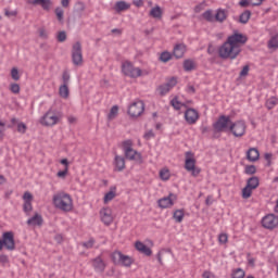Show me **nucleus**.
<instances>
[{"mask_svg":"<svg viewBox=\"0 0 278 278\" xmlns=\"http://www.w3.org/2000/svg\"><path fill=\"white\" fill-rule=\"evenodd\" d=\"M248 41L249 37H247V35L233 30V34L229 35L226 41L219 47V58H222V60H236V58L242 53V47H244Z\"/></svg>","mask_w":278,"mask_h":278,"instance_id":"f257e3e1","label":"nucleus"},{"mask_svg":"<svg viewBox=\"0 0 278 278\" xmlns=\"http://www.w3.org/2000/svg\"><path fill=\"white\" fill-rule=\"evenodd\" d=\"M52 201L54 206L58 207V210H62V212H71L73 210V198H71L68 193H56L53 195Z\"/></svg>","mask_w":278,"mask_h":278,"instance_id":"f03ea898","label":"nucleus"},{"mask_svg":"<svg viewBox=\"0 0 278 278\" xmlns=\"http://www.w3.org/2000/svg\"><path fill=\"white\" fill-rule=\"evenodd\" d=\"M185 155V169L188 173H191L192 177L201 175V168L197 167V159H194V153L188 151Z\"/></svg>","mask_w":278,"mask_h":278,"instance_id":"7ed1b4c3","label":"nucleus"},{"mask_svg":"<svg viewBox=\"0 0 278 278\" xmlns=\"http://www.w3.org/2000/svg\"><path fill=\"white\" fill-rule=\"evenodd\" d=\"M122 73L131 79H138V77H142V70H140V67H135L134 63L130 61H125L122 63Z\"/></svg>","mask_w":278,"mask_h":278,"instance_id":"20e7f679","label":"nucleus"},{"mask_svg":"<svg viewBox=\"0 0 278 278\" xmlns=\"http://www.w3.org/2000/svg\"><path fill=\"white\" fill-rule=\"evenodd\" d=\"M229 127H231V117L227 115L219 116L218 119L213 124L215 134L229 131Z\"/></svg>","mask_w":278,"mask_h":278,"instance_id":"39448f33","label":"nucleus"},{"mask_svg":"<svg viewBox=\"0 0 278 278\" xmlns=\"http://www.w3.org/2000/svg\"><path fill=\"white\" fill-rule=\"evenodd\" d=\"M72 62L74 66L84 64V54L81 53V42L77 41L72 47Z\"/></svg>","mask_w":278,"mask_h":278,"instance_id":"423d86ee","label":"nucleus"},{"mask_svg":"<svg viewBox=\"0 0 278 278\" xmlns=\"http://www.w3.org/2000/svg\"><path fill=\"white\" fill-rule=\"evenodd\" d=\"M229 131L235 136V138H242L247 134V124L244 121L231 122L229 126Z\"/></svg>","mask_w":278,"mask_h":278,"instance_id":"0eeeda50","label":"nucleus"},{"mask_svg":"<svg viewBox=\"0 0 278 278\" xmlns=\"http://www.w3.org/2000/svg\"><path fill=\"white\" fill-rule=\"evenodd\" d=\"M41 125L45 127H53V125H58L60 123V116L55 114V112L49 110L40 121Z\"/></svg>","mask_w":278,"mask_h":278,"instance_id":"6e6552de","label":"nucleus"},{"mask_svg":"<svg viewBox=\"0 0 278 278\" xmlns=\"http://www.w3.org/2000/svg\"><path fill=\"white\" fill-rule=\"evenodd\" d=\"M112 261L114 262V264H117L119 266H126L127 268H129V266L134 264L131 257L123 254V252H113Z\"/></svg>","mask_w":278,"mask_h":278,"instance_id":"1a4fd4ad","label":"nucleus"},{"mask_svg":"<svg viewBox=\"0 0 278 278\" xmlns=\"http://www.w3.org/2000/svg\"><path fill=\"white\" fill-rule=\"evenodd\" d=\"M144 112V102L136 101L132 102L128 108V114L131 118H138Z\"/></svg>","mask_w":278,"mask_h":278,"instance_id":"9d476101","label":"nucleus"},{"mask_svg":"<svg viewBox=\"0 0 278 278\" xmlns=\"http://www.w3.org/2000/svg\"><path fill=\"white\" fill-rule=\"evenodd\" d=\"M2 244L8 251H14L16 249V242L14 241V232L7 231L2 235Z\"/></svg>","mask_w":278,"mask_h":278,"instance_id":"9b49d317","label":"nucleus"},{"mask_svg":"<svg viewBox=\"0 0 278 278\" xmlns=\"http://www.w3.org/2000/svg\"><path fill=\"white\" fill-rule=\"evenodd\" d=\"M124 144V151H125V157L127 160H136V157H141L140 153L138 151L134 150L131 148V140H126L123 142Z\"/></svg>","mask_w":278,"mask_h":278,"instance_id":"f8f14e48","label":"nucleus"},{"mask_svg":"<svg viewBox=\"0 0 278 278\" xmlns=\"http://www.w3.org/2000/svg\"><path fill=\"white\" fill-rule=\"evenodd\" d=\"M262 226L265 229H275L278 226V217L275 214H269L263 217Z\"/></svg>","mask_w":278,"mask_h":278,"instance_id":"ddd939ff","label":"nucleus"},{"mask_svg":"<svg viewBox=\"0 0 278 278\" xmlns=\"http://www.w3.org/2000/svg\"><path fill=\"white\" fill-rule=\"evenodd\" d=\"M175 86H177V78L172 77L166 84L157 87V92L161 97H164L165 94H168L170 89L175 88Z\"/></svg>","mask_w":278,"mask_h":278,"instance_id":"4468645a","label":"nucleus"},{"mask_svg":"<svg viewBox=\"0 0 278 278\" xmlns=\"http://www.w3.org/2000/svg\"><path fill=\"white\" fill-rule=\"evenodd\" d=\"M100 218L102 223L106 226L112 225L114 222V217L112 216V208L110 207H104L100 211Z\"/></svg>","mask_w":278,"mask_h":278,"instance_id":"2eb2a0df","label":"nucleus"},{"mask_svg":"<svg viewBox=\"0 0 278 278\" xmlns=\"http://www.w3.org/2000/svg\"><path fill=\"white\" fill-rule=\"evenodd\" d=\"M23 212H25V214H29V212H31V210H34V206L31 205V201H34V195L26 191L23 194Z\"/></svg>","mask_w":278,"mask_h":278,"instance_id":"dca6fc26","label":"nucleus"},{"mask_svg":"<svg viewBox=\"0 0 278 278\" xmlns=\"http://www.w3.org/2000/svg\"><path fill=\"white\" fill-rule=\"evenodd\" d=\"M90 262L96 273H105V268L108 265L105 264V261H103L101 255L92 258Z\"/></svg>","mask_w":278,"mask_h":278,"instance_id":"f3484780","label":"nucleus"},{"mask_svg":"<svg viewBox=\"0 0 278 278\" xmlns=\"http://www.w3.org/2000/svg\"><path fill=\"white\" fill-rule=\"evenodd\" d=\"M185 119L188 125H194L199 121V112L194 109H187L185 112Z\"/></svg>","mask_w":278,"mask_h":278,"instance_id":"a211bd4d","label":"nucleus"},{"mask_svg":"<svg viewBox=\"0 0 278 278\" xmlns=\"http://www.w3.org/2000/svg\"><path fill=\"white\" fill-rule=\"evenodd\" d=\"M29 5H40L42 10L46 12H49L51 10V7L53 5V2L51 0H26Z\"/></svg>","mask_w":278,"mask_h":278,"instance_id":"6ab92c4d","label":"nucleus"},{"mask_svg":"<svg viewBox=\"0 0 278 278\" xmlns=\"http://www.w3.org/2000/svg\"><path fill=\"white\" fill-rule=\"evenodd\" d=\"M173 199H176L175 194L173 193H169L168 197L160 199L157 201L159 207H161L162 210H166V207H173V205H175V202H173Z\"/></svg>","mask_w":278,"mask_h":278,"instance_id":"aec40b11","label":"nucleus"},{"mask_svg":"<svg viewBox=\"0 0 278 278\" xmlns=\"http://www.w3.org/2000/svg\"><path fill=\"white\" fill-rule=\"evenodd\" d=\"M26 223L31 227H42L45 220L42 219V215L36 213L33 217L28 218Z\"/></svg>","mask_w":278,"mask_h":278,"instance_id":"412c9836","label":"nucleus"},{"mask_svg":"<svg viewBox=\"0 0 278 278\" xmlns=\"http://www.w3.org/2000/svg\"><path fill=\"white\" fill-rule=\"evenodd\" d=\"M186 53V45L184 43H177L174 47L173 55L176 58V60H180V58H184Z\"/></svg>","mask_w":278,"mask_h":278,"instance_id":"4be33fe9","label":"nucleus"},{"mask_svg":"<svg viewBox=\"0 0 278 278\" xmlns=\"http://www.w3.org/2000/svg\"><path fill=\"white\" fill-rule=\"evenodd\" d=\"M135 248L137 249V251H139V253H142L143 255H147L148 257H150V255H152V251L150 250L149 247H147L144 243H142L141 241H137L135 243Z\"/></svg>","mask_w":278,"mask_h":278,"instance_id":"5701e85b","label":"nucleus"},{"mask_svg":"<svg viewBox=\"0 0 278 278\" xmlns=\"http://www.w3.org/2000/svg\"><path fill=\"white\" fill-rule=\"evenodd\" d=\"M114 166H115V170H117L118 173L125 170V157L121 155H115Z\"/></svg>","mask_w":278,"mask_h":278,"instance_id":"b1692460","label":"nucleus"},{"mask_svg":"<svg viewBox=\"0 0 278 278\" xmlns=\"http://www.w3.org/2000/svg\"><path fill=\"white\" fill-rule=\"evenodd\" d=\"M249 162H257L260 160V151L256 148H250L247 152Z\"/></svg>","mask_w":278,"mask_h":278,"instance_id":"393cba45","label":"nucleus"},{"mask_svg":"<svg viewBox=\"0 0 278 278\" xmlns=\"http://www.w3.org/2000/svg\"><path fill=\"white\" fill-rule=\"evenodd\" d=\"M225 21H227V11L218 9L215 14V22L225 23Z\"/></svg>","mask_w":278,"mask_h":278,"instance_id":"a878e982","label":"nucleus"},{"mask_svg":"<svg viewBox=\"0 0 278 278\" xmlns=\"http://www.w3.org/2000/svg\"><path fill=\"white\" fill-rule=\"evenodd\" d=\"M116 198V187H111L110 191L105 193L104 195V203H110V201H113Z\"/></svg>","mask_w":278,"mask_h":278,"instance_id":"bb28decb","label":"nucleus"},{"mask_svg":"<svg viewBox=\"0 0 278 278\" xmlns=\"http://www.w3.org/2000/svg\"><path fill=\"white\" fill-rule=\"evenodd\" d=\"M130 5L125 1H117L115 3L114 10L115 12H125L126 10H129Z\"/></svg>","mask_w":278,"mask_h":278,"instance_id":"cd10ccee","label":"nucleus"},{"mask_svg":"<svg viewBox=\"0 0 278 278\" xmlns=\"http://www.w3.org/2000/svg\"><path fill=\"white\" fill-rule=\"evenodd\" d=\"M247 187L256 190V188L260 187V178H257V176L249 178L247 181Z\"/></svg>","mask_w":278,"mask_h":278,"instance_id":"c85d7f7f","label":"nucleus"},{"mask_svg":"<svg viewBox=\"0 0 278 278\" xmlns=\"http://www.w3.org/2000/svg\"><path fill=\"white\" fill-rule=\"evenodd\" d=\"M250 18H251V11L245 10L243 13L240 14L239 23H241L242 25H247V23H249Z\"/></svg>","mask_w":278,"mask_h":278,"instance_id":"c756f323","label":"nucleus"},{"mask_svg":"<svg viewBox=\"0 0 278 278\" xmlns=\"http://www.w3.org/2000/svg\"><path fill=\"white\" fill-rule=\"evenodd\" d=\"M202 17L204 21H207V23H216L214 11L212 10H206L203 14Z\"/></svg>","mask_w":278,"mask_h":278,"instance_id":"7c9ffc66","label":"nucleus"},{"mask_svg":"<svg viewBox=\"0 0 278 278\" xmlns=\"http://www.w3.org/2000/svg\"><path fill=\"white\" fill-rule=\"evenodd\" d=\"M268 49H271L273 51H277L278 49V36H273L268 42H267Z\"/></svg>","mask_w":278,"mask_h":278,"instance_id":"2f4dec72","label":"nucleus"},{"mask_svg":"<svg viewBox=\"0 0 278 278\" xmlns=\"http://www.w3.org/2000/svg\"><path fill=\"white\" fill-rule=\"evenodd\" d=\"M59 94L62 97V99H68V94H71V91L68 90V85H61L59 88Z\"/></svg>","mask_w":278,"mask_h":278,"instance_id":"473e14b6","label":"nucleus"},{"mask_svg":"<svg viewBox=\"0 0 278 278\" xmlns=\"http://www.w3.org/2000/svg\"><path fill=\"white\" fill-rule=\"evenodd\" d=\"M150 16H152V18H162V9L160 7L152 8Z\"/></svg>","mask_w":278,"mask_h":278,"instance_id":"72a5a7b5","label":"nucleus"},{"mask_svg":"<svg viewBox=\"0 0 278 278\" xmlns=\"http://www.w3.org/2000/svg\"><path fill=\"white\" fill-rule=\"evenodd\" d=\"M118 116V105H113L108 115L109 121H114Z\"/></svg>","mask_w":278,"mask_h":278,"instance_id":"f704fd0d","label":"nucleus"},{"mask_svg":"<svg viewBox=\"0 0 278 278\" xmlns=\"http://www.w3.org/2000/svg\"><path fill=\"white\" fill-rule=\"evenodd\" d=\"M170 60H173V54H170V52L164 51L161 53L160 55L161 62H164V64H166V62H170Z\"/></svg>","mask_w":278,"mask_h":278,"instance_id":"c9c22d12","label":"nucleus"},{"mask_svg":"<svg viewBox=\"0 0 278 278\" xmlns=\"http://www.w3.org/2000/svg\"><path fill=\"white\" fill-rule=\"evenodd\" d=\"M184 210H177L174 212V219L176 220V223H181L184 220Z\"/></svg>","mask_w":278,"mask_h":278,"instance_id":"e433bc0d","label":"nucleus"},{"mask_svg":"<svg viewBox=\"0 0 278 278\" xmlns=\"http://www.w3.org/2000/svg\"><path fill=\"white\" fill-rule=\"evenodd\" d=\"M245 275L242 268H237L232 270L231 278H244Z\"/></svg>","mask_w":278,"mask_h":278,"instance_id":"4c0bfd02","label":"nucleus"},{"mask_svg":"<svg viewBox=\"0 0 278 278\" xmlns=\"http://www.w3.org/2000/svg\"><path fill=\"white\" fill-rule=\"evenodd\" d=\"M184 70L187 72L194 71V61L185 60L184 61Z\"/></svg>","mask_w":278,"mask_h":278,"instance_id":"58836bf2","label":"nucleus"},{"mask_svg":"<svg viewBox=\"0 0 278 278\" xmlns=\"http://www.w3.org/2000/svg\"><path fill=\"white\" fill-rule=\"evenodd\" d=\"M253 190L252 188L245 186L242 189V199H251V195L253 194Z\"/></svg>","mask_w":278,"mask_h":278,"instance_id":"ea45409f","label":"nucleus"},{"mask_svg":"<svg viewBox=\"0 0 278 278\" xmlns=\"http://www.w3.org/2000/svg\"><path fill=\"white\" fill-rule=\"evenodd\" d=\"M275 105H278V99L275 98V97H271L269 98L267 101H266V108L268 110H273V108H275Z\"/></svg>","mask_w":278,"mask_h":278,"instance_id":"a19ab883","label":"nucleus"},{"mask_svg":"<svg viewBox=\"0 0 278 278\" xmlns=\"http://www.w3.org/2000/svg\"><path fill=\"white\" fill-rule=\"evenodd\" d=\"M54 12H55L59 23H64V10H62V8L58 7L54 10Z\"/></svg>","mask_w":278,"mask_h":278,"instance_id":"79ce46f5","label":"nucleus"},{"mask_svg":"<svg viewBox=\"0 0 278 278\" xmlns=\"http://www.w3.org/2000/svg\"><path fill=\"white\" fill-rule=\"evenodd\" d=\"M160 178L163 181H168V179H170V172H168V169H161L160 170Z\"/></svg>","mask_w":278,"mask_h":278,"instance_id":"37998d69","label":"nucleus"},{"mask_svg":"<svg viewBox=\"0 0 278 278\" xmlns=\"http://www.w3.org/2000/svg\"><path fill=\"white\" fill-rule=\"evenodd\" d=\"M10 90L13 92V94H18L21 92V86L16 83H12L10 85Z\"/></svg>","mask_w":278,"mask_h":278,"instance_id":"c03bdc74","label":"nucleus"},{"mask_svg":"<svg viewBox=\"0 0 278 278\" xmlns=\"http://www.w3.org/2000/svg\"><path fill=\"white\" fill-rule=\"evenodd\" d=\"M18 134H27V125L23 122L17 123Z\"/></svg>","mask_w":278,"mask_h":278,"instance_id":"a18cd8bd","label":"nucleus"},{"mask_svg":"<svg viewBox=\"0 0 278 278\" xmlns=\"http://www.w3.org/2000/svg\"><path fill=\"white\" fill-rule=\"evenodd\" d=\"M11 77L14 81H18V79H21V75L18 74V68L13 67L11 70Z\"/></svg>","mask_w":278,"mask_h":278,"instance_id":"49530a36","label":"nucleus"},{"mask_svg":"<svg viewBox=\"0 0 278 278\" xmlns=\"http://www.w3.org/2000/svg\"><path fill=\"white\" fill-rule=\"evenodd\" d=\"M255 173H257L255 165L245 166V175H255Z\"/></svg>","mask_w":278,"mask_h":278,"instance_id":"de8ad7c7","label":"nucleus"},{"mask_svg":"<svg viewBox=\"0 0 278 278\" xmlns=\"http://www.w3.org/2000/svg\"><path fill=\"white\" fill-rule=\"evenodd\" d=\"M94 239L93 238H90L88 241L86 242H83L81 245L85 248V249H92V247H94Z\"/></svg>","mask_w":278,"mask_h":278,"instance_id":"09e8293b","label":"nucleus"},{"mask_svg":"<svg viewBox=\"0 0 278 278\" xmlns=\"http://www.w3.org/2000/svg\"><path fill=\"white\" fill-rule=\"evenodd\" d=\"M170 105H172V108H174V110H181V102H179V100H177V98H174L170 101Z\"/></svg>","mask_w":278,"mask_h":278,"instance_id":"8fccbe9b","label":"nucleus"},{"mask_svg":"<svg viewBox=\"0 0 278 278\" xmlns=\"http://www.w3.org/2000/svg\"><path fill=\"white\" fill-rule=\"evenodd\" d=\"M62 79L63 86H68V83L71 81V74H68V72H63Z\"/></svg>","mask_w":278,"mask_h":278,"instance_id":"3c124183","label":"nucleus"},{"mask_svg":"<svg viewBox=\"0 0 278 278\" xmlns=\"http://www.w3.org/2000/svg\"><path fill=\"white\" fill-rule=\"evenodd\" d=\"M228 240H229V237L227 236V233H220L218 236L219 244H227Z\"/></svg>","mask_w":278,"mask_h":278,"instance_id":"603ef678","label":"nucleus"},{"mask_svg":"<svg viewBox=\"0 0 278 278\" xmlns=\"http://www.w3.org/2000/svg\"><path fill=\"white\" fill-rule=\"evenodd\" d=\"M68 175V167H65L63 170H60L56 173V177L60 179H66V176Z\"/></svg>","mask_w":278,"mask_h":278,"instance_id":"864d4df0","label":"nucleus"},{"mask_svg":"<svg viewBox=\"0 0 278 278\" xmlns=\"http://www.w3.org/2000/svg\"><path fill=\"white\" fill-rule=\"evenodd\" d=\"M58 41L59 42H65L66 41V31H64V30L59 31Z\"/></svg>","mask_w":278,"mask_h":278,"instance_id":"5fc2aeb1","label":"nucleus"},{"mask_svg":"<svg viewBox=\"0 0 278 278\" xmlns=\"http://www.w3.org/2000/svg\"><path fill=\"white\" fill-rule=\"evenodd\" d=\"M85 10H86V4L84 2L76 3V12L81 13V12H85Z\"/></svg>","mask_w":278,"mask_h":278,"instance_id":"6e6d98bb","label":"nucleus"},{"mask_svg":"<svg viewBox=\"0 0 278 278\" xmlns=\"http://www.w3.org/2000/svg\"><path fill=\"white\" fill-rule=\"evenodd\" d=\"M39 38H43V40H47L49 38V34L47 33V29L45 28L39 29Z\"/></svg>","mask_w":278,"mask_h":278,"instance_id":"4d7b16f0","label":"nucleus"},{"mask_svg":"<svg viewBox=\"0 0 278 278\" xmlns=\"http://www.w3.org/2000/svg\"><path fill=\"white\" fill-rule=\"evenodd\" d=\"M144 140H151V138H155V132H153V130H148L144 135H143Z\"/></svg>","mask_w":278,"mask_h":278,"instance_id":"13d9d810","label":"nucleus"},{"mask_svg":"<svg viewBox=\"0 0 278 278\" xmlns=\"http://www.w3.org/2000/svg\"><path fill=\"white\" fill-rule=\"evenodd\" d=\"M250 67L249 65L243 66V68L240 72V77H247L249 75Z\"/></svg>","mask_w":278,"mask_h":278,"instance_id":"bf43d9fd","label":"nucleus"},{"mask_svg":"<svg viewBox=\"0 0 278 278\" xmlns=\"http://www.w3.org/2000/svg\"><path fill=\"white\" fill-rule=\"evenodd\" d=\"M239 5L241 8H249V5H251V0H240Z\"/></svg>","mask_w":278,"mask_h":278,"instance_id":"052dcab7","label":"nucleus"},{"mask_svg":"<svg viewBox=\"0 0 278 278\" xmlns=\"http://www.w3.org/2000/svg\"><path fill=\"white\" fill-rule=\"evenodd\" d=\"M18 123H21V122L18 121V118L12 117V118H11V125H8V128H9V129H12V127H14V125H18Z\"/></svg>","mask_w":278,"mask_h":278,"instance_id":"680f3d73","label":"nucleus"},{"mask_svg":"<svg viewBox=\"0 0 278 278\" xmlns=\"http://www.w3.org/2000/svg\"><path fill=\"white\" fill-rule=\"evenodd\" d=\"M4 14H5V16H8L10 18V16H16V14H18V13L16 11H10V10L5 9Z\"/></svg>","mask_w":278,"mask_h":278,"instance_id":"e2e57ef3","label":"nucleus"},{"mask_svg":"<svg viewBox=\"0 0 278 278\" xmlns=\"http://www.w3.org/2000/svg\"><path fill=\"white\" fill-rule=\"evenodd\" d=\"M250 1H251V5L255 8L257 5H262V3H264V1L266 0H250Z\"/></svg>","mask_w":278,"mask_h":278,"instance_id":"0e129e2a","label":"nucleus"},{"mask_svg":"<svg viewBox=\"0 0 278 278\" xmlns=\"http://www.w3.org/2000/svg\"><path fill=\"white\" fill-rule=\"evenodd\" d=\"M187 92H189V94H194V92H197V89H194V86L188 85Z\"/></svg>","mask_w":278,"mask_h":278,"instance_id":"69168bd1","label":"nucleus"},{"mask_svg":"<svg viewBox=\"0 0 278 278\" xmlns=\"http://www.w3.org/2000/svg\"><path fill=\"white\" fill-rule=\"evenodd\" d=\"M5 132V123L0 121V136H2Z\"/></svg>","mask_w":278,"mask_h":278,"instance_id":"338daca9","label":"nucleus"},{"mask_svg":"<svg viewBox=\"0 0 278 278\" xmlns=\"http://www.w3.org/2000/svg\"><path fill=\"white\" fill-rule=\"evenodd\" d=\"M111 34H116V36H121L123 34V29L119 28H113L111 30Z\"/></svg>","mask_w":278,"mask_h":278,"instance_id":"774afa93","label":"nucleus"}]
</instances>
